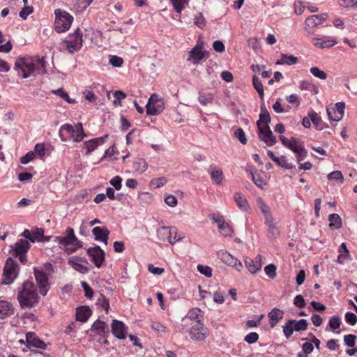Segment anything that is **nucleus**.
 <instances>
[{"instance_id":"16","label":"nucleus","mask_w":357,"mask_h":357,"mask_svg":"<svg viewBox=\"0 0 357 357\" xmlns=\"http://www.w3.org/2000/svg\"><path fill=\"white\" fill-rule=\"evenodd\" d=\"M261 255H257L255 259L248 257H245L244 262L249 271L252 274H255L261 268Z\"/></svg>"},{"instance_id":"24","label":"nucleus","mask_w":357,"mask_h":357,"mask_svg":"<svg viewBox=\"0 0 357 357\" xmlns=\"http://www.w3.org/2000/svg\"><path fill=\"white\" fill-rule=\"evenodd\" d=\"M70 137H72L75 142H79L86 137L83 129L82 123H77L73 127V131L70 133Z\"/></svg>"},{"instance_id":"17","label":"nucleus","mask_w":357,"mask_h":357,"mask_svg":"<svg viewBox=\"0 0 357 357\" xmlns=\"http://www.w3.org/2000/svg\"><path fill=\"white\" fill-rule=\"evenodd\" d=\"M108 136L109 135L107 134L104 136L93 138L84 142L82 144V147L86 149V155L90 154L92 151L97 149L98 146L102 144Z\"/></svg>"},{"instance_id":"55","label":"nucleus","mask_w":357,"mask_h":357,"mask_svg":"<svg viewBox=\"0 0 357 357\" xmlns=\"http://www.w3.org/2000/svg\"><path fill=\"white\" fill-rule=\"evenodd\" d=\"M109 63L114 67H121L123 63V59L116 55L109 56Z\"/></svg>"},{"instance_id":"45","label":"nucleus","mask_w":357,"mask_h":357,"mask_svg":"<svg viewBox=\"0 0 357 357\" xmlns=\"http://www.w3.org/2000/svg\"><path fill=\"white\" fill-rule=\"evenodd\" d=\"M199 102L202 105H206L209 103H211L213 101V95L212 93H200L199 96Z\"/></svg>"},{"instance_id":"29","label":"nucleus","mask_w":357,"mask_h":357,"mask_svg":"<svg viewBox=\"0 0 357 357\" xmlns=\"http://www.w3.org/2000/svg\"><path fill=\"white\" fill-rule=\"evenodd\" d=\"M312 42L314 46L321 49L331 47L337 43L336 40L326 37H324L322 39L313 38Z\"/></svg>"},{"instance_id":"25","label":"nucleus","mask_w":357,"mask_h":357,"mask_svg":"<svg viewBox=\"0 0 357 357\" xmlns=\"http://www.w3.org/2000/svg\"><path fill=\"white\" fill-rule=\"evenodd\" d=\"M257 205L264 215L265 222L273 219L271 208L266 204L261 197L256 199Z\"/></svg>"},{"instance_id":"49","label":"nucleus","mask_w":357,"mask_h":357,"mask_svg":"<svg viewBox=\"0 0 357 357\" xmlns=\"http://www.w3.org/2000/svg\"><path fill=\"white\" fill-rule=\"evenodd\" d=\"M148 165L144 159H139L134 163V168L136 171L142 173L147 169Z\"/></svg>"},{"instance_id":"22","label":"nucleus","mask_w":357,"mask_h":357,"mask_svg":"<svg viewBox=\"0 0 357 357\" xmlns=\"http://www.w3.org/2000/svg\"><path fill=\"white\" fill-rule=\"evenodd\" d=\"M282 144L287 148L291 150L293 152H298L303 150V145L298 143L297 139L294 137L287 139L284 136L282 135L280 137Z\"/></svg>"},{"instance_id":"47","label":"nucleus","mask_w":357,"mask_h":357,"mask_svg":"<svg viewBox=\"0 0 357 357\" xmlns=\"http://www.w3.org/2000/svg\"><path fill=\"white\" fill-rule=\"evenodd\" d=\"M310 72L316 77L320 79H326L327 78V74L322 70H320L318 67H312L310 69Z\"/></svg>"},{"instance_id":"46","label":"nucleus","mask_w":357,"mask_h":357,"mask_svg":"<svg viewBox=\"0 0 357 357\" xmlns=\"http://www.w3.org/2000/svg\"><path fill=\"white\" fill-rule=\"evenodd\" d=\"M174 9L176 13H181L185 4L188 3V0H170Z\"/></svg>"},{"instance_id":"32","label":"nucleus","mask_w":357,"mask_h":357,"mask_svg":"<svg viewBox=\"0 0 357 357\" xmlns=\"http://www.w3.org/2000/svg\"><path fill=\"white\" fill-rule=\"evenodd\" d=\"M271 122V117L269 112L266 109L265 106L261 107V113L259 114V119L257 122V128H264V126L262 125L264 123V125H268V123Z\"/></svg>"},{"instance_id":"48","label":"nucleus","mask_w":357,"mask_h":357,"mask_svg":"<svg viewBox=\"0 0 357 357\" xmlns=\"http://www.w3.org/2000/svg\"><path fill=\"white\" fill-rule=\"evenodd\" d=\"M167 179L165 177H160L152 179L150 181V185L154 188H159L166 184Z\"/></svg>"},{"instance_id":"52","label":"nucleus","mask_w":357,"mask_h":357,"mask_svg":"<svg viewBox=\"0 0 357 357\" xmlns=\"http://www.w3.org/2000/svg\"><path fill=\"white\" fill-rule=\"evenodd\" d=\"M276 266L271 264L265 266L264 271L271 279H274L276 277Z\"/></svg>"},{"instance_id":"3","label":"nucleus","mask_w":357,"mask_h":357,"mask_svg":"<svg viewBox=\"0 0 357 357\" xmlns=\"http://www.w3.org/2000/svg\"><path fill=\"white\" fill-rule=\"evenodd\" d=\"M82 37L81 29L77 28L73 33L69 34L68 39L60 43V48L66 50L70 54H74L81 50L83 43Z\"/></svg>"},{"instance_id":"62","label":"nucleus","mask_w":357,"mask_h":357,"mask_svg":"<svg viewBox=\"0 0 357 357\" xmlns=\"http://www.w3.org/2000/svg\"><path fill=\"white\" fill-rule=\"evenodd\" d=\"M357 337L355 335L349 334L346 335L344 337V341L346 345L349 347H354L355 346V341Z\"/></svg>"},{"instance_id":"41","label":"nucleus","mask_w":357,"mask_h":357,"mask_svg":"<svg viewBox=\"0 0 357 357\" xmlns=\"http://www.w3.org/2000/svg\"><path fill=\"white\" fill-rule=\"evenodd\" d=\"M251 175L254 183L257 187L262 188L266 185V182L261 176V172H251Z\"/></svg>"},{"instance_id":"59","label":"nucleus","mask_w":357,"mask_h":357,"mask_svg":"<svg viewBox=\"0 0 357 357\" xmlns=\"http://www.w3.org/2000/svg\"><path fill=\"white\" fill-rule=\"evenodd\" d=\"M161 100H162V98H160V96L156 93H153L149 99L146 108L147 109L148 107H151L153 105H155V104Z\"/></svg>"},{"instance_id":"8","label":"nucleus","mask_w":357,"mask_h":357,"mask_svg":"<svg viewBox=\"0 0 357 357\" xmlns=\"http://www.w3.org/2000/svg\"><path fill=\"white\" fill-rule=\"evenodd\" d=\"M157 235L160 240L167 241L170 244L181 239V237H177V229L175 227L162 226L157 230Z\"/></svg>"},{"instance_id":"19","label":"nucleus","mask_w":357,"mask_h":357,"mask_svg":"<svg viewBox=\"0 0 357 357\" xmlns=\"http://www.w3.org/2000/svg\"><path fill=\"white\" fill-rule=\"evenodd\" d=\"M112 332L114 335L119 340H124L126 337V326L121 321L116 319L112 321Z\"/></svg>"},{"instance_id":"44","label":"nucleus","mask_w":357,"mask_h":357,"mask_svg":"<svg viewBox=\"0 0 357 357\" xmlns=\"http://www.w3.org/2000/svg\"><path fill=\"white\" fill-rule=\"evenodd\" d=\"M69 264L75 271L82 274H86L89 271V268L86 265L82 264L77 261L70 260Z\"/></svg>"},{"instance_id":"51","label":"nucleus","mask_w":357,"mask_h":357,"mask_svg":"<svg viewBox=\"0 0 357 357\" xmlns=\"http://www.w3.org/2000/svg\"><path fill=\"white\" fill-rule=\"evenodd\" d=\"M105 323L100 320H96L91 326V330L97 331L99 334L105 333Z\"/></svg>"},{"instance_id":"64","label":"nucleus","mask_w":357,"mask_h":357,"mask_svg":"<svg viewBox=\"0 0 357 357\" xmlns=\"http://www.w3.org/2000/svg\"><path fill=\"white\" fill-rule=\"evenodd\" d=\"M258 340L259 335L255 332L248 333L245 337V341L248 344L255 343Z\"/></svg>"},{"instance_id":"56","label":"nucleus","mask_w":357,"mask_h":357,"mask_svg":"<svg viewBox=\"0 0 357 357\" xmlns=\"http://www.w3.org/2000/svg\"><path fill=\"white\" fill-rule=\"evenodd\" d=\"M36 237L38 238V241H48L50 237L44 236V229L42 228H36L32 231Z\"/></svg>"},{"instance_id":"37","label":"nucleus","mask_w":357,"mask_h":357,"mask_svg":"<svg viewBox=\"0 0 357 357\" xmlns=\"http://www.w3.org/2000/svg\"><path fill=\"white\" fill-rule=\"evenodd\" d=\"M329 226L331 228L340 229L342 227V219L337 213L331 214L328 217Z\"/></svg>"},{"instance_id":"38","label":"nucleus","mask_w":357,"mask_h":357,"mask_svg":"<svg viewBox=\"0 0 357 357\" xmlns=\"http://www.w3.org/2000/svg\"><path fill=\"white\" fill-rule=\"evenodd\" d=\"M252 84L255 90L257 91L260 98L263 99L264 96V86L260 79L257 75L252 76Z\"/></svg>"},{"instance_id":"1","label":"nucleus","mask_w":357,"mask_h":357,"mask_svg":"<svg viewBox=\"0 0 357 357\" xmlns=\"http://www.w3.org/2000/svg\"><path fill=\"white\" fill-rule=\"evenodd\" d=\"M15 69L23 78H28L36 74L43 75L46 73L44 57H24L15 61Z\"/></svg>"},{"instance_id":"23","label":"nucleus","mask_w":357,"mask_h":357,"mask_svg":"<svg viewBox=\"0 0 357 357\" xmlns=\"http://www.w3.org/2000/svg\"><path fill=\"white\" fill-rule=\"evenodd\" d=\"M30 248V244L28 241L19 239L15 243L13 250V255L17 257L19 255L26 254Z\"/></svg>"},{"instance_id":"57","label":"nucleus","mask_w":357,"mask_h":357,"mask_svg":"<svg viewBox=\"0 0 357 357\" xmlns=\"http://www.w3.org/2000/svg\"><path fill=\"white\" fill-rule=\"evenodd\" d=\"M97 305H100L102 308H103L106 312H108L109 308V301L102 295L100 294V298L97 301Z\"/></svg>"},{"instance_id":"9","label":"nucleus","mask_w":357,"mask_h":357,"mask_svg":"<svg viewBox=\"0 0 357 357\" xmlns=\"http://www.w3.org/2000/svg\"><path fill=\"white\" fill-rule=\"evenodd\" d=\"M34 276L40 294L45 296L50 289L48 275L43 270L34 268Z\"/></svg>"},{"instance_id":"39","label":"nucleus","mask_w":357,"mask_h":357,"mask_svg":"<svg viewBox=\"0 0 357 357\" xmlns=\"http://www.w3.org/2000/svg\"><path fill=\"white\" fill-rule=\"evenodd\" d=\"M294 330L296 332L304 331L307 329L308 322L306 319H300L298 321L293 319Z\"/></svg>"},{"instance_id":"2","label":"nucleus","mask_w":357,"mask_h":357,"mask_svg":"<svg viewBox=\"0 0 357 357\" xmlns=\"http://www.w3.org/2000/svg\"><path fill=\"white\" fill-rule=\"evenodd\" d=\"M17 298L23 309H30L36 306L39 303L40 297L34 283L29 280L24 282L18 290Z\"/></svg>"},{"instance_id":"35","label":"nucleus","mask_w":357,"mask_h":357,"mask_svg":"<svg viewBox=\"0 0 357 357\" xmlns=\"http://www.w3.org/2000/svg\"><path fill=\"white\" fill-rule=\"evenodd\" d=\"M165 108V104L163 99L159 100L155 105H153L151 107H148L146 110L147 115H158L160 114Z\"/></svg>"},{"instance_id":"50","label":"nucleus","mask_w":357,"mask_h":357,"mask_svg":"<svg viewBox=\"0 0 357 357\" xmlns=\"http://www.w3.org/2000/svg\"><path fill=\"white\" fill-rule=\"evenodd\" d=\"M275 162L277 163L279 166L286 168V169H293L294 167V165L290 162H288V160L287 159L286 156L282 155L281 157L278 158V160L275 161Z\"/></svg>"},{"instance_id":"53","label":"nucleus","mask_w":357,"mask_h":357,"mask_svg":"<svg viewBox=\"0 0 357 357\" xmlns=\"http://www.w3.org/2000/svg\"><path fill=\"white\" fill-rule=\"evenodd\" d=\"M197 271L207 278L212 276V268L208 266L199 264L197 266Z\"/></svg>"},{"instance_id":"5","label":"nucleus","mask_w":357,"mask_h":357,"mask_svg":"<svg viewBox=\"0 0 357 357\" xmlns=\"http://www.w3.org/2000/svg\"><path fill=\"white\" fill-rule=\"evenodd\" d=\"M19 267L17 263L9 257L5 264L3 273L2 284H10L17 277Z\"/></svg>"},{"instance_id":"27","label":"nucleus","mask_w":357,"mask_h":357,"mask_svg":"<svg viewBox=\"0 0 357 357\" xmlns=\"http://www.w3.org/2000/svg\"><path fill=\"white\" fill-rule=\"evenodd\" d=\"M14 313L13 306L6 301H0V319H5Z\"/></svg>"},{"instance_id":"42","label":"nucleus","mask_w":357,"mask_h":357,"mask_svg":"<svg viewBox=\"0 0 357 357\" xmlns=\"http://www.w3.org/2000/svg\"><path fill=\"white\" fill-rule=\"evenodd\" d=\"M309 116L310 118V120L313 123V124L315 126L317 130H322L323 126H322V120L321 117L319 116V114L314 112H312L309 113Z\"/></svg>"},{"instance_id":"28","label":"nucleus","mask_w":357,"mask_h":357,"mask_svg":"<svg viewBox=\"0 0 357 357\" xmlns=\"http://www.w3.org/2000/svg\"><path fill=\"white\" fill-rule=\"evenodd\" d=\"M284 311L275 307L273 308L268 314V317L271 319L270 326L271 328H273L276 326V324L283 318Z\"/></svg>"},{"instance_id":"11","label":"nucleus","mask_w":357,"mask_h":357,"mask_svg":"<svg viewBox=\"0 0 357 357\" xmlns=\"http://www.w3.org/2000/svg\"><path fill=\"white\" fill-rule=\"evenodd\" d=\"M209 218L215 223L218 224L220 232L225 236H231L234 233L231 226L226 222L222 216L216 217L215 214H210Z\"/></svg>"},{"instance_id":"36","label":"nucleus","mask_w":357,"mask_h":357,"mask_svg":"<svg viewBox=\"0 0 357 357\" xmlns=\"http://www.w3.org/2000/svg\"><path fill=\"white\" fill-rule=\"evenodd\" d=\"M298 61L297 57L293 56V55H287L285 54H282L281 55V59L276 61L277 65H294Z\"/></svg>"},{"instance_id":"20","label":"nucleus","mask_w":357,"mask_h":357,"mask_svg":"<svg viewBox=\"0 0 357 357\" xmlns=\"http://www.w3.org/2000/svg\"><path fill=\"white\" fill-rule=\"evenodd\" d=\"M328 18L326 13L313 15L306 18L305 24L309 28H314L321 24Z\"/></svg>"},{"instance_id":"15","label":"nucleus","mask_w":357,"mask_h":357,"mask_svg":"<svg viewBox=\"0 0 357 357\" xmlns=\"http://www.w3.org/2000/svg\"><path fill=\"white\" fill-rule=\"evenodd\" d=\"M345 104L340 102L335 104L333 108H327V114L331 121L337 122L342 119L344 115V109Z\"/></svg>"},{"instance_id":"61","label":"nucleus","mask_w":357,"mask_h":357,"mask_svg":"<svg viewBox=\"0 0 357 357\" xmlns=\"http://www.w3.org/2000/svg\"><path fill=\"white\" fill-rule=\"evenodd\" d=\"M340 324H341L340 319L339 317H336V316L332 317L330 319L329 323H328L329 326L333 330L339 328L340 326Z\"/></svg>"},{"instance_id":"31","label":"nucleus","mask_w":357,"mask_h":357,"mask_svg":"<svg viewBox=\"0 0 357 357\" xmlns=\"http://www.w3.org/2000/svg\"><path fill=\"white\" fill-rule=\"evenodd\" d=\"M211 177L214 183L221 185L224 178L222 169L217 166L211 167Z\"/></svg>"},{"instance_id":"30","label":"nucleus","mask_w":357,"mask_h":357,"mask_svg":"<svg viewBox=\"0 0 357 357\" xmlns=\"http://www.w3.org/2000/svg\"><path fill=\"white\" fill-rule=\"evenodd\" d=\"M202 46L198 43L190 50V59H193L194 63H197L200 61L204 56V51L202 50Z\"/></svg>"},{"instance_id":"10","label":"nucleus","mask_w":357,"mask_h":357,"mask_svg":"<svg viewBox=\"0 0 357 357\" xmlns=\"http://www.w3.org/2000/svg\"><path fill=\"white\" fill-rule=\"evenodd\" d=\"M201 310L198 307H195L188 311L187 314L182 318L181 326V329L183 330L185 328L190 325V323H197L201 321Z\"/></svg>"},{"instance_id":"60","label":"nucleus","mask_w":357,"mask_h":357,"mask_svg":"<svg viewBox=\"0 0 357 357\" xmlns=\"http://www.w3.org/2000/svg\"><path fill=\"white\" fill-rule=\"evenodd\" d=\"M33 8L32 6H25L20 12L19 15L22 19L26 20L27 17L33 13Z\"/></svg>"},{"instance_id":"4","label":"nucleus","mask_w":357,"mask_h":357,"mask_svg":"<svg viewBox=\"0 0 357 357\" xmlns=\"http://www.w3.org/2000/svg\"><path fill=\"white\" fill-rule=\"evenodd\" d=\"M55 21L54 29L57 33H62L68 31L74 20L73 17L65 10L59 8L54 10Z\"/></svg>"},{"instance_id":"21","label":"nucleus","mask_w":357,"mask_h":357,"mask_svg":"<svg viewBox=\"0 0 357 357\" xmlns=\"http://www.w3.org/2000/svg\"><path fill=\"white\" fill-rule=\"evenodd\" d=\"M92 234L96 241H102L105 245L107 244L109 231L107 227H96L92 229Z\"/></svg>"},{"instance_id":"26","label":"nucleus","mask_w":357,"mask_h":357,"mask_svg":"<svg viewBox=\"0 0 357 357\" xmlns=\"http://www.w3.org/2000/svg\"><path fill=\"white\" fill-rule=\"evenodd\" d=\"M91 314L89 307L86 305L78 307L76 310V319L81 322H86Z\"/></svg>"},{"instance_id":"13","label":"nucleus","mask_w":357,"mask_h":357,"mask_svg":"<svg viewBox=\"0 0 357 357\" xmlns=\"http://www.w3.org/2000/svg\"><path fill=\"white\" fill-rule=\"evenodd\" d=\"M87 254L97 268H100L105 261V253L100 246L96 245L87 250Z\"/></svg>"},{"instance_id":"43","label":"nucleus","mask_w":357,"mask_h":357,"mask_svg":"<svg viewBox=\"0 0 357 357\" xmlns=\"http://www.w3.org/2000/svg\"><path fill=\"white\" fill-rule=\"evenodd\" d=\"M293 324V319H289L282 326L283 333L287 339H289L294 332Z\"/></svg>"},{"instance_id":"63","label":"nucleus","mask_w":357,"mask_h":357,"mask_svg":"<svg viewBox=\"0 0 357 357\" xmlns=\"http://www.w3.org/2000/svg\"><path fill=\"white\" fill-rule=\"evenodd\" d=\"M151 326L158 334L161 335L162 333H165V326L158 321L152 322Z\"/></svg>"},{"instance_id":"54","label":"nucleus","mask_w":357,"mask_h":357,"mask_svg":"<svg viewBox=\"0 0 357 357\" xmlns=\"http://www.w3.org/2000/svg\"><path fill=\"white\" fill-rule=\"evenodd\" d=\"M53 93L61 97L68 103L75 102V100L74 99H71L68 95V93L66 91H64L62 89H59L57 90L53 91Z\"/></svg>"},{"instance_id":"33","label":"nucleus","mask_w":357,"mask_h":357,"mask_svg":"<svg viewBox=\"0 0 357 357\" xmlns=\"http://www.w3.org/2000/svg\"><path fill=\"white\" fill-rule=\"evenodd\" d=\"M73 126L69 123L63 124L61 126L59 135L62 142H67L70 137V133L73 131Z\"/></svg>"},{"instance_id":"34","label":"nucleus","mask_w":357,"mask_h":357,"mask_svg":"<svg viewBox=\"0 0 357 357\" xmlns=\"http://www.w3.org/2000/svg\"><path fill=\"white\" fill-rule=\"evenodd\" d=\"M234 200L239 207V208L243 211H247L249 205L248 204L247 199L241 192H236L234 196Z\"/></svg>"},{"instance_id":"14","label":"nucleus","mask_w":357,"mask_h":357,"mask_svg":"<svg viewBox=\"0 0 357 357\" xmlns=\"http://www.w3.org/2000/svg\"><path fill=\"white\" fill-rule=\"evenodd\" d=\"M259 138L263 141L267 146L274 145L277 140L268 125H264V128H258Z\"/></svg>"},{"instance_id":"7","label":"nucleus","mask_w":357,"mask_h":357,"mask_svg":"<svg viewBox=\"0 0 357 357\" xmlns=\"http://www.w3.org/2000/svg\"><path fill=\"white\" fill-rule=\"evenodd\" d=\"M191 328L189 331L190 337L197 342L204 341L208 335V330L202 321L190 323Z\"/></svg>"},{"instance_id":"6","label":"nucleus","mask_w":357,"mask_h":357,"mask_svg":"<svg viewBox=\"0 0 357 357\" xmlns=\"http://www.w3.org/2000/svg\"><path fill=\"white\" fill-rule=\"evenodd\" d=\"M67 236L64 237H57L59 245L67 247L72 245L73 248H67L69 250L68 253L75 252L77 248L82 246V242L79 241L74 234L73 229L68 227L66 230Z\"/></svg>"},{"instance_id":"18","label":"nucleus","mask_w":357,"mask_h":357,"mask_svg":"<svg viewBox=\"0 0 357 357\" xmlns=\"http://www.w3.org/2000/svg\"><path fill=\"white\" fill-rule=\"evenodd\" d=\"M26 342H27V347L30 349L31 347H35L45 350L47 347V344L39 337H36L32 333H27L26 334Z\"/></svg>"},{"instance_id":"58","label":"nucleus","mask_w":357,"mask_h":357,"mask_svg":"<svg viewBox=\"0 0 357 357\" xmlns=\"http://www.w3.org/2000/svg\"><path fill=\"white\" fill-rule=\"evenodd\" d=\"M234 136L238 139V140L243 144H245L247 143V139L245 137V132L242 128H238L234 131Z\"/></svg>"},{"instance_id":"40","label":"nucleus","mask_w":357,"mask_h":357,"mask_svg":"<svg viewBox=\"0 0 357 357\" xmlns=\"http://www.w3.org/2000/svg\"><path fill=\"white\" fill-rule=\"evenodd\" d=\"M265 224L268 226V232L271 237L276 238L279 236V231L274 223V219L266 221Z\"/></svg>"},{"instance_id":"12","label":"nucleus","mask_w":357,"mask_h":357,"mask_svg":"<svg viewBox=\"0 0 357 357\" xmlns=\"http://www.w3.org/2000/svg\"><path fill=\"white\" fill-rule=\"evenodd\" d=\"M218 257L227 266L240 271L243 265L241 262L226 250H220L217 253Z\"/></svg>"}]
</instances>
